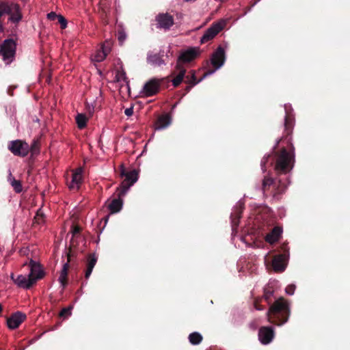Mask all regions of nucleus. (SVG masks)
Listing matches in <instances>:
<instances>
[{"mask_svg": "<svg viewBox=\"0 0 350 350\" xmlns=\"http://www.w3.org/2000/svg\"><path fill=\"white\" fill-rule=\"evenodd\" d=\"M284 131L283 136L274 146L271 154L263 157L261 160L260 166L263 172H265L269 166H273L274 171L278 175H286L290 172L294 167L295 154L294 148L292 151H288L285 147L279 150H275L276 147L280 141L286 140L288 144H291V134L293 133L295 118L291 113V105H285Z\"/></svg>", "mask_w": 350, "mask_h": 350, "instance_id": "obj_1", "label": "nucleus"}, {"mask_svg": "<svg viewBox=\"0 0 350 350\" xmlns=\"http://www.w3.org/2000/svg\"><path fill=\"white\" fill-rule=\"evenodd\" d=\"M291 314L290 304L284 297L276 299L267 312L268 321L278 326L285 324Z\"/></svg>", "mask_w": 350, "mask_h": 350, "instance_id": "obj_2", "label": "nucleus"}, {"mask_svg": "<svg viewBox=\"0 0 350 350\" xmlns=\"http://www.w3.org/2000/svg\"><path fill=\"white\" fill-rule=\"evenodd\" d=\"M288 183V178H273L269 176H265L262 183V191L265 196H268V193L271 188L272 190L271 194L275 200H280V196L283 194Z\"/></svg>", "mask_w": 350, "mask_h": 350, "instance_id": "obj_3", "label": "nucleus"}, {"mask_svg": "<svg viewBox=\"0 0 350 350\" xmlns=\"http://www.w3.org/2000/svg\"><path fill=\"white\" fill-rule=\"evenodd\" d=\"M0 7L4 14L9 16L8 21L18 24L23 19V14L18 3L11 1H3L0 2Z\"/></svg>", "mask_w": 350, "mask_h": 350, "instance_id": "obj_4", "label": "nucleus"}, {"mask_svg": "<svg viewBox=\"0 0 350 350\" xmlns=\"http://www.w3.org/2000/svg\"><path fill=\"white\" fill-rule=\"evenodd\" d=\"M16 53V42L13 38L5 39L0 44V55L5 64H11Z\"/></svg>", "mask_w": 350, "mask_h": 350, "instance_id": "obj_5", "label": "nucleus"}, {"mask_svg": "<svg viewBox=\"0 0 350 350\" xmlns=\"http://www.w3.org/2000/svg\"><path fill=\"white\" fill-rule=\"evenodd\" d=\"M120 176L125 177L119 188V196H124L130 187H131L138 180V171L132 170L127 172L123 165L120 166Z\"/></svg>", "mask_w": 350, "mask_h": 350, "instance_id": "obj_6", "label": "nucleus"}, {"mask_svg": "<svg viewBox=\"0 0 350 350\" xmlns=\"http://www.w3.org/2000/svg\"><path fill=\"white\" fill-rule=\"evenodd\" d=\"M169 81V77L161 79L152 78L144 84L143 87V94L147 97L152 96L159 92L161 85L163 82Z\"/></svg>", "mask_w": 350, "mask_h": 350, "instance_id": "obj_7", "label": "nucleus"}, {"mask_svg": "<svg viewBox=\"0 0 350 350\" xmlns=\"http://www.w3.org/2000/svg\"><path fill=\"white\" fill-rule=\"evenodd\" d=\"M8 148L14 156L20 157H25L29 152V144L26 142L21 139L10 142Z\"/></svg>", "mask_w": 350, "mask_h": 350, "instance_id": "obj_8", "label": "nucleus"}, {"mask_svg": "<svg viewBox=\"0 0 350 350\" xmlns=\"http://www.w3.org/2000/svg\"><path fill=\"white\" fill-rule=\"evenodd\" d=\"M283 254H280L273 256L272 260V267L275 272H282L286 267V260L288 255V251L286 249V245L282 246Z\"/></svg>", "mask_w": 350, "mask_h": 350, "instance_id": "obj_9", "label": "nucleus"}, {"mask_svg": "<svg viewBox=\"0 0 350 350\" xmlns=\"http://www.w3.org/2000/svg\"><path fill=\"white\" fill-rule=\"evenodd\" d=\"M224 23L223 21L213 23L209 28L204 32L201 38V44H204L213 40L224 28Z\"/></svg>", "mask_w": 350, "mask_h": 350, "instance_id": "obj_10", "label": "nucleus"}, {"mask_svg": "<svg viewBox=\"0 0 350 350\" xmlns=\"http://www.w3.org/2000/svg\"><path fill=\"white\" fill-rule=\"evenodd\" d=\"M157 28L169 30L174 24V17L169 13H159L155 17Z\"/></svg>", "mask_w": 350, "mask_h": 350, "instance_id": "obj_11", "label": "nucleus"}, {"mask_svg": "<svg viewBox=\"0 0 350 350\" xmlns=\"http://www.w3.org/2000/svg\"><path fill=\"white\" fill-rule=\"evenodd\" d=\"M199 55L198 49L190 48L180 53L178 57L176 64H179L181 68H185L183 64L189 63L194 60Z\"/></svg>", "mask_w": 350, "mask_h": 350, "instance_id": "obj_12", "label": "nucleus"}, {"mask_svg": "<svg viewBox=\"0 0 350 350\" xmlns=\"http://www.w3.org/2000/svg\"><path fill=\"white\" fill-rule=\"evenodd\" d=\"M225 62V51L223 47L219 46L213 53L211 62L214 67V72L223 66Z\"/></svg>", "mask_w": 350, "mask_h": 350, "instance_id": "obj_13", "label": "nucleus"}, {"mask_svg": "<svg viewBox=\"0 0 350 350\" xmlns=\"http://www.w3.org/2000/svg\"><path fill=\"white\" fill-rule=\"evenodd\" d=\"M275 336L274 330L271 327L263 326L259 329L258 339L263 345L269 344Z\"/></svg>", "mask_w": 350, "mask_h": 350, "instance_id": "obj_14", "label": "nucleus"}, {"mask_svg": "<svg viewBox=\"0 0 350 350\" xmlns=\"http://www.w3.org/2000/svg\"><path fill=\"white\" fill-rule=\"evenodd\" d=\"M10 278L19 288L29 289L34 285V280L29 278V275L26 277L23 275H18L15 278V275L12 273Z\"/></svg>", "mask_w": 350, "mask_h": 350, "instance_id": "obj_15", "label": "nucleus"}, {"mask_svg": "<svg viewBox=\"0 0 350 350\" xmlns=\"http://www.w3.org/2000/svg\"><path fill=\"white\" fill-rule=\"evenodd\" d=\"M29 266L30 267L29 278L34 280V284H36L38 280L44 276V272L41 269L40 265L33 260H30Z\"/></svg>", "mask_w": 350, "mask_h": 350, "instance_id": "obj_16", "label": "nucleus"}, {"mask_svg": "<svg viewBox=\"0 0 350 350\" xmlns=\"http://www.w3.org/2000/svg\"><path fill=\"white\" fill-rule=\"evenodd\" d=\"M25 319V314L18 311L7 319V325L10 329H14L18 328Z\"/></svg>", "mask_w": 350, "mask_h": 350, "instance_id": "obj_17", "label": "nucleus"}, {"mask_svg": "<svg viewBox=\"0 0 350 350\" xmlns=\"http://www.w3.org/2000/svg\"><path fill=\"white\" fill-rule=\"evenodd\" d=\"M164 52L161 51L158 53H154L152 52H149L147 55V63L150 64L152 66H161L162 65H165L166 62L163 59Z\"/></svg>", "mask_w": 350, "mask_h": 350, "instance_id": "obj_18", "label": "nucleus"}, {"mask_svg": "<svg viewBox=\"0 0 350 350\" xmlns=\"http://www.w3.org/2000/svg\"><path fill=\"white\" fill-rule=\"evenodd\" d=\"M111 0H100L98 3V13L105 23H107L108 15L111 10Z\"/></svg>", "mask_w": 350, "mask_h": 350, "instance_id": "obj_19", "label": "nucleus"}, {"mask_svg": "<svg viewBox=\"0 0 350 350\" xmlns=\"http://www.w3.org/2000/svg\"><path fill=\"white\" fill-rule=\"evenodd\" d=\"M119 188H117L116 194L118 198L113 199L107 205V207L110 211V213L111 214L118 213L122 208L123 200L122 197L124 196H119Z\"/></svg>", "mask_w": 350, "mask_h": 350, "instance_id": "obj_20", "label": "nucleus"}, {"mask_svg": "<svg viewBox=\"0 0 350 350\" xmlns=\"http://www.w3.org/2000/svg\"><path fill=\"white\" fill-rule=\"evenodd\" d=\"M214 72V70H206L203 76L198 80L196 79V72L194 70H191L187 75H185V82L187 84L194 85H196L198 83H200L203 79L206 77L212 75Z\"/></svg>", "mask_w": 350, "mask_h": 350, "instance_id": "obj_21", "label": "nucleus"}, {"mask_svg": "<svg viewBox=\"0 0 350 350\" xmlns=\"http://www.w3.org/2000/svg\"><path fill=\"white\" fill-rule=\"evenodd\" d=\"M282 232L283 230L281 226H275L271 231L266 235L265 241L270 244H273L278 241L281 237Z\"/></svg>", "mask_w": 350, "mask_h": 350, "instance_id": "obj_22", "label": "nucleus"}, {"mask_svg": "<svg viewBox=\"0 0 350 350\" xmlns=\"http://www.w3.org/2000/svg\"><path fill=\"white\" fill-rule=\"evenodd\" d=\"M171 122L172 118L169 114L165 113L160 115L154 122V129L156 130L165 129L171 124Z\"/></svg>", "mask_w": 350, "mask_h": 350, "instance_id": "obj_23", "label": "nucleus"}, {"mask_svg": "<svg viewBox=\"0 0 350 350\" xmlns=\"http://www.w3.org/2000/svg\"><path fill=\"white\" fill-rule=\"evenodd\" d=\"M67 256L68 261L63 265V268L60 272V275L58 279L63 287V289L65 288L68 284V274L70 268L69 262L70 261V254L68 253Z\"/></svg>", "mask_w": 350, "mask_h": 350, "instance_id": "obj_24", "label": "nucleus"}, {"mask_svg": "<svg viewBox=\"0 0 350 350\" xmlns=\"http://www.w3.org/2000/svg\"><path fill=\"white\" fill-rule=\"evenodd\" d=\"M96 262H97V256H96V254H94V253L90 254L88 256V262H87V265H86L87 268H86V270L85 272V278L86 280H88L90 278V276L92 272V270L96 264Z\"/></svg>", "mask_w": 350, "mask_h": 350, "instance_id": "obj_25", "label": "nucleus"}, {"mask_svg": "<svg viewBox=\"0 0 350 350\" xmlns=\"http://www.w3.org/2000/svg\"><path fill=\"white\" fill-rule=\"evenodd\" d=\"M176 70L178 71V75L172 80V85L174 88H177L183 81L185 74V68H181L179 64H176Z\"/></svg>", "mask_w": 350, "mask_h": 350, "instance_id": "obj_26", "label": "nucleus"}, {"mask_svg": "<svg viewBox=\"0 0 350 350\" xmlns=\"http://www.w3.org/2000/svg\"><path fill=\"white\" fill-rule=\"evenodd\" d=\"M82 169H77L72 175V181L70 185V189L79 188L82 181Z\"/></svg>", "mask_w": 350, "mask_h": 350, "instance_id": "obj_27", "label": "nucleus"}, {"mask_svg": "<svg viewBox=\"0 0 350 350\" xmlns=\"http://www.w3.org/2000/svg\"><path fill=\"white\" fill-rule=\"evenodd\" d=\"M8 180L10 182V185L13 187L14 191L17 193H21L23 191L22 183L20 180H16L10 173L8 176Z\"/></svg>", "mask_w": 350, "mask_h": 350, "instance_id": "obj_28", "label": "nucleus"}, {"mask_svg": "<svg viewBox=\"0 0 350 350\" xmlns=\"http://www.w3.org/2000/svg\"><path fill=\"white\" fill-rule=\"evenodd\" d=\"M242 213L241 208H238L235 210L234 213L231 214L230 218H231V223H232V229H235L239 224V219L241 218Z\"/></svg>", "mask_w": 350, "mask_h": 350, "instance_id": "obj_29", "label": "nucleus"}, {"mask_svg": "<svg viewBox=\"0 0 350 350\" xmlns=\"http://www.w3.org/2000/svg\"><path fill=\"white\" fill-rule=\"evenodd\" d=\"M88 118L83 113H78L76 116V122L79 129H84L87 125Z\"/></svg>", "mask_w": 350, "mask_h": 350, "instance_id": "obj_30", "label": "nucleus"}, {"mask_svg": "<svg viewBox=\"0 0 350 350\" xmlns=\"http://www.w3.org/2000/svg\"><path fill=\"white\" fill-rule=\"evenodd\" d=\"M189 340L193 345H199L202 340V336L198 332H193L189 335Z\"/></svg>", "mask_w": 350, "mask_h": 350, "instance_id": "obj_31", "label": "nucleus"}, {"mask_svg": "<svg viewBox=\"0 0 350 350\" xmlns=\"http://www.w3.org/2000/svg\"><path fill=\"white\" fill-rule=\"evenodd\" d=\"M109 53V49L105 47V46H102V50L98 51L96 55H95V60L96 62H102L105 59L107 54Z\"/></svg>", "mask_w": 350, "mask_h": 350, "instance_id": "obj_32", "label": "nucleus"}, {"mask_svg": "<svg viewBox=\"0 0 350 350\" xmlns=\"http://www.w3.org/2000/svg\"><path fill=\"white\" fill-rule=\"evenodd\" d=\"M45 215L41 208H39L33 218V224H42L44 222Z\"/></svg>", "mask_w": 350, "mask_h": 350, "instance_id": "obj_33", "label": "nucleus"}, {"mask_svg": "<svg viewBox=\"0 0 350 350\" xmlns=\"http://www.w3.org/2000/svg\"><path fill=\"white\" fill-rule=\"evenodd\" d=\"M29 151L32 155L37 154L40 152V142L39 140L33 139L31 146H29Z\"/></svg>", "mask_w": 350, "mask_h": 350, "instance_id": "obj_34", "label": "nucleus"}, {"mask_svg": "<svg viewBox=\"0 0 350 350\" xmlns=\"http://www.w3.org/2000/svg\"><path fill=\"white\" fill-rule=\"evenodd\" d=\"M273 295V290L271 287L265 288L263 297L268 304H271V298Z\"/></svg>", "mask_w": 350, "mask_h": 350, "instance_id": "obj_35", "label": "nucleus"}, {"mask_svg": "<svg viewBox=\"0 0 350 350\" xmlns=\"http://www.w3.org/2000/svg\"><path fill=\"white\" fill-rule=\"evenodd\" d=\"M72 238L71 239L70 243L73 245H74V237H77L80 234L81 232V228L79 226H73L72 227Z\"/></svg>", "mask_w": 350, "mask_h": 350, "instance_id": "obj_36", "label": "nucleus"}, {"mask_svg": "<svg viewBox=\"0 0 350 350\" xmlns=\"http://www.w3.org/2000/svg\"><path fill=\"white\" fill-rule=\"evenodd\" d=\"M71 309H72L71 307L64 308L61 310V312L59 313V316L63 318H67L68 317H69L71 314Z\"/></svg>", "mask_w": 350, "mask_h": 350, "instance_id": "obj_37", "label": "nucleus"}, {"mask_svg": "<svg viewBox=\"0 0 350 350\" xmlns=\"http://www.w3.org/2000/svg\"><path fill=\"white\" fill-rule=\"evenodd\" d=\"M57 20L61 28L62 29H65L67 26V21L66 20V18L62 15H59V16L57 17Z\"/></svg>", "mask_w": 350, "mask_h": 350, "instance_id": "obj_38", "label": "nucleus"}, {"mask_svg": "<svg viewBox=\"0 0 350 350\" xmlns=\"http://www.w3.org/2000/svg\"><path fill=\"white\" fill-rule=\"evenodd\" d=\"M296 286L295 284H289L286 286L285 291L287 294L292 295L294 294Z\"/></svg>", "mask_w": 350, "mask_h": 350, "instance_id": "obj_39", "label": "nucleus"}, {"mask_svg": "<svg viewBox=\"0 0 350 350\" xmlns=\"http://www.w3.org/2000/svg\"><path fill=\"white\" fill-rule=\"evenodd\" d=\"M59 15L56 14L55 12H51L47 14V18L50 21H55L57 19Z\"/></svg>", "mask_w": 350, "mask_h": 350, "instance_id": "obj_40", "label": "nucleus"}, {"mask_svg": "<svg viewBox=\"0 0 350 350\" xmlns=\"http://www.w3.org/2000/svg\"><path fill=\"white\" fill-rule=\"evenodd\" d=\"M254 306L255 309L257 310H263L265 308L264 306H262V305H260L259 304V302L257 299H256L254 301Z\"/></svg>", "mask_w": 350, "mask_h": 350, "instance_id": "obj_41", "label": "nucleus"}, {"mask_svg": "<svg viewBox=\"0 0 350 350\" xmlns=\"http://www.w3.org/2000/svg\"><path fill=\"white\" fill-rule=\"evenodd\" d=\"M124 113L126 116H131L133 115V107H131L129 108H126L125 110H124Z\"/></svg>", "mask_w": 350, "mask_h": 350, "instance_id": "obj_42", "label": "nucleus"}, {"mask_svg": "<svg viewBox=\"0 0 350 350\" xmlns=\"http://www.w3.org/2000/svg\"><path fill=\"white\" fill-rule=\"evenodd\" d=\"M126 38V35L124 32H119L118 33V40L120 42H122Z\"/></svg>", "mask_w": 350, "mask_h": 350, "instance_id": "obj_43", "label": "nucleus"}, {"mask_svg": "<svg viewBox=\"0 0 350 350\" xmlns=\"http://www.w3.org/2000/svg\"><path fill=\"white\" fill-rule=\"evenodd\" d=\"M193 86L194 85L188 84V85L185 88L186 93L189 92Z\"/></svg>", "mask_w": 350, "mask_h": 350, "instance_id": "obj_44", "label": "nucleus"}, {"mask_svg": "<svg viewBox=\"0 0 350 350\" xmlns=\"http://www.w3.org/2000/svg\"><path fill=\"white\" fill-rule=\"evenodd\" d=\"M109 202V200H107L105 202V204H107Z\"/></svg>", "mask_w": 350, "mask_h": 350, "instance_id": "obj_45", "label": "nucleus"}, {"mask_svg": "<svg viewBox=\"0 0 350 350\" xmlns=\"http://www.w3.org/2000/svg\"><path fill=\"white\" fill-rule=\"evenodd\" d=\"M109 202V200H107L105 202V204H107Z\"/></svg>", "mask_w": 350, "mask_h": 350, "instance_id": "obj_46", "label": "nucleus"}, {"mask_svg": "<svg viewBox=\"0 0 350 350\" xmlns=\"http://www.w3.org/2000/svg\"><path fill=\"white\" fill-rule=\"evenodd\" d=\"M109 202V200H107L105 202V204H107Z\"/></svg>", "mask_w": 350, "mask_h": 350, "instance_id": "obj_47", "label": "nucleus"}, {"mask_svg": "<svg viewBox=\"0 0 350 350\" xmlns=\"http://www.w3.org/2000/svg\"><path fill=\"white\" fill-rule=\"evenodd\" d=\"M109 202V200H107L105 202V204H107Z\"/></svg>", "mask_w": 350, "mask_h": 350, "instance_id": "obj_48", "label": "nucleus"}]
</instances>
